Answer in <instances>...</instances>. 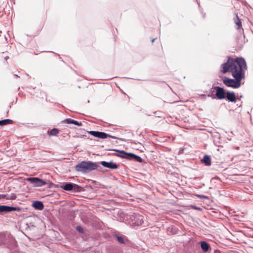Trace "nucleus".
Returning a JSON list of instances; mask_svg holds the SVG:
<instances>
[{
    "label": "nucleus",
    "mask_w": 253,
    "mask_h": 253,
    "mask_svg": "<svg viewBox=\"0 0 253 253\" xmlns=\"http://www.w3.org/2000/svg\"><path fill=\"white\" fill-rule=\"evenodd\" d=\"M221 67V71L223 73L230 72L235 78L231 79L225 77L223 79L224 84L233 88L240 87L241 85V82L245 78V72L247 69L245 59L242 57L234 59L229 57L227 62L223 64Z\"/></svg>",
    "instance_id": "nucleus-1"
},
{
    "label": "nucleus",
    "mask_w": 253,
    "mask_h": 253,
    "mask_svg": "<svg viewBox=\"0 0 253 253\" xmlns=\"http://www.w3.org/2000/svg\"><path fill=\"white\" fill-rule=\"evenodd\" d=\"M95 163L84 161L76 165L75 169L77 171L87 173L97 168Z\"/></svg>",
    "instance_id": "nucleus-2"
},
{
    "label": "nucleus",
    "mask_w": 253,
    "mask_h": 253,
    "mask_svg": "<svg viewBox=\"0 0 253 253\" xmlns=\"http://www.w3.org/2000/svg\"><path fill=\"white\" fill-rule=\"evenodd\" d=\"M111 150L115 151L117 152V153H116L115 154V155L117 156L120 157L124 158L133 159H134V160L135 161L140 162V163L142 162V159L140 157H139L137 155H135L132 153H126L124 151H123V150L120 151V150H117L116 149H112Z\"/></svg>",
    "instance_id": "nucleus-3"
},
{
    "label": "nucleus",
    "mask_w": 253,
    "mask_h": 253,
    "mask_svg": "<svg viewBox=\"0 0 253 253\" xmlns=\"http://www.w3.org/2000/svg\"><path fill=\"white\" fill-rule=\"evenodd\" d=\"M27 181L30 182L35 187H42L46 184L45 181L38 177L28 178Z\"/></svg>",
    "instance_id": "nucleus-4"
},
{
    "label": "nucleus",
    "mask_w": 253,
    "mask_h": 253,
    "mask_svg": "<svg viewBox=\"0 0 253 253\" xmlns=\"http://www.w3.org/2000/svg\"><path fill=\"white\" fill-rule=\"evenodd\" d=\"M88 133L91 135L99 138L104 139L106 138L107 137H111L113 138H115V137L110 136L103 132L90 131Z\"/></svg>",
    "instance_id": "nucleus-5"
},
{
    "label": "nucleus",
    "mask_w": 253,
    "mask_h": 253,
    "mask_svg": "<svg viewBox=\"0 0 253 253\" xmlns=\"http://www.w3.org/2000/svg\"><path fill=\"white\" fill-rule=\"evenodd\" d=\"M132 217V224L134 226H139L143 222L142 215L134 213Z\"/></svg>",
    "instance_id": "nucleus-6"
},
{
    "label": "nucleus",
    "mask_w": 253,
    "mask_h": 253,
    "mask_svg": "<svg viewBox=\"0 0 253 253\" xmlns=\"http://www.w3.org/2000/svg\"><path fill=\"white\" fill-rule=\"evenodd\" d=\"M20 209L17 207H12L7 206H0V213L8 212L11 211H19Z\"/></svg>",
    "instance_id": "nucleus-7"
},
{
    "label": "nucleus",
    "mask_w": 253,
    "mask_h": 253,
    "mask_svg": "<svg viewBox=\"0 0 253 253\" xmlns=\"http://www.w3.org/2000/svg\"><path fill=\"white\" fill-rule=\"evenodd\" d=\"M216 90V96L219 99H224L226 97L225 92L224 89L219 87V86H215L214 88Z\"/></svg>",
    "instance_id": "nucleus-8"
},
{
    "label": "nucleus",
    "mask_w": 253,
    "mask_h": 253,
    "mask_svg": "<svg viewBox=\"0 0 253 253\" xmlns=\"http://www.w3.org/2000/svg\"><path fill=\"white\" fill-rule=\"evenodd\" d=\"M101 164L103 167L111 169H116L118 168V165L115 163H113L112 161L109 162L102 161Z\"/></svg>",
    "instance_id": "nucleus-9"
},
{
    "label": "nucleus",
    "mask_w": 253,
    "mask_h": 253,
    "mask_svg": "<svg viewBox=\"0 0 253 253\" xmlns=\"http://www.w3.org/2000/svg\"><path fill=\"white\" fill-rule=\"evenodd\" d=\"M17 196L14 193H12L11 194H1L0 195V198H4L7 200H15L16 199Z\"/></svg>",
    "instance_id": "nucleus-10"
},
{
    "label": "nucleus",
    "mask_w": 253,
    "mask_h": 253,
    "mask_svg": "<svg viewBox=\"0 0 253 253\" xmlns=\"http://www.w3.org/2000/svg\"><path fill=\"white\" fill-rule=\"evenodd\" d=\"M33 207L35 209L39 210H42L44 208L43 203L42 202L39 201H35L33 203Z\"/></svg>",
    "instance_id": "nucleus-11"
},
{
    "label": "nucleus",
    "mask_w": 253,
    "mask_h": 253,
    "mask_svg": "<svg viewBox=\"0 0 253 253\" xmlns=\"http://www.w3.org/2000/svg\"><path fill=\"white\" fill-rule=\"evenodd\" d=\"M226 97L229 101L231 102L235 101L236 99L235 93L231 92H227Z\"/></svg>",
    "instance_id": "nucleus-12"
},
{
    "label": "nucleus",
    "mask_w": 253,
    "mask_h": 253,
    "mask_svg": "<svg viewBox=\"0 0 253 253\" xmlns=\"http://www.w3.org/2000/svg\"><path fill=\"white\" fill-rule=\"evenodd\" d=\"M202 163H203L206 166H210L211 165V161L210 156L208 155L204 156L203 159L202 160Z\"/></svg>",
    "instance_id": "nucleus-13"
},
{
    "label": "nucleus",
    "mask_w": 253,
    "mask_h": 253,
    "mask_svg": "<svg viewBox=\"0 0 253 253\" xmlns=\"http://www.w3.org/2000/svg\"><path fill=\"white\" fill-rule=\"evenodd\" d=\"M73 183H66L64 185L62 186L61 187L66 191H70L73 189Z\"/></svg>",
    "instance_id": "nucleus-14"
},
{
    "label": "nucleus",
    "mask_w": 253,
    "mask_h": 253,
    "mask_svg": "<svg viewBox=\"0 0 253 253\" xmlns=\"http://www.w3.org/2000/svg\"><path fill=\"white\" fill-rule=\"evenodd\" d=\"M201 247L203 251L207 252L209 249L210 246L206 242L203 241L201 243Z\"/></svg>",
    "instance_id": "nucleus-15"
},
{
    "label": "nucleus",
    "mask_w": 253,
    "mask_h": 253,
    "mask_svg": "<svg viewBox=\"0 0 253 253\" xmlns=\"http://www.w3.org/2000/svg\"><path fill=\"white\" fill-rule=\"evenodd\" d=\"M234 22L237 26L238 29H240L242 28V22L239 19L238 14H236V18L234 20Z\"/></svg>",
    "instance_id": "nucleus-16"
},
{
    "label": "nucleus",
    "mask_w": 253,
    "mask_h": 253,
    "mask_svg": "<svg viewBox=\"0 0 253 253\" xmlns=\"http://www.w3.org/2000/svg\"><path fill=\"white\" fill-rule=\"evenodd\" d=\"M13 121L10 119H5L0 121V126H3L8 124H11Z\"/></svg>",
    "instance_id": "nucleus-17"
},
{
    "label": "nucleus",
    "mask_w": 253,
    "mask_h": 253,
    "mask_svg": "<svg viewBox=\"0 0 253 253\" xmlns=\"http://www.w3.org/2000/svg\"><path fill=\"white\" fill-rule=\"evenodd\" d=\"M82 190H83V188L81 186L73 183L72 190H73L74 192H80V191H82Z\"/></svg>",
    "instance_id": "nucleus-18"
},
{
    "label": "nucleus",
    "mask_w": 253,
    "mask_h": 253,
    "mask_svg": "<svg viewBox=\"0 0 253 253\" xmlns=\"http://www.w3.org/2000/svg\"><path fill=\"white\" fill-rule=\"evenodd\" d=\"M59 133V130L57 128H53L51 130L48 132V133L49 135H56Z\"/></svg>",
    "instance_id": "nucleus-19"
},
{
    "label": "nucleus",
    "mask_w": 253,
    "mask_h": 253,
    "mask_svg": "<svg viewBox=\"0 0 253 253\" xmlns=\"http://www.w3.org/2000/svg\"><path fill=\"white\" fill-rule=\"evenodd\" d=\"M75 120H72V119H66L64 122L68 123V124H73L74 123Z\"/></svg>",
    "instance_id": "nucleus-20"
},
{
    "label": "nucleus",
    "mask_w": 253,
    "mask_h": 253,
    "mask_svg": "<svg viewBox=\"0 0 253 253\" xmlns=\"http://www.w3.org/2000/svg\"><path fill=\"white\" fill-rule=\"evenodd\" d=\"M118 241L122 244L124 243V238L122 237L117 236V237Z\"/></svg>",
    "instance_id": "nucleus-21"
},
{
    "label": "nucleus",
    "mask_w": 253,
    "mask_h": 253,
    "mask_svg": "<svg viewBox=\"0 0 253 253\" xmlns=\"http://www.w3.org/2000/svg\"><path fill=\"white\" fill-rule=\"evenodd\" d=\"M73 124L78 126H82L83 124L81 122H79L78 121H76L75 120L74 123H73Z\"/></svg>",
    "instance_id": "nucleus-22"
},
{
    "label": "nucleus",
    "mask_w": 253,
    "mask_h": 253,
    "mask_svg": "<svg viewBox=\"0 0 253 253\" xmlns=\"http://www.w3.org/2000/svg\"><path fill=\"white\" fill-rule=\"evenodd\" d=\"M76 229L77 231H78L80 233H83L84 231V230L81 226H77Z\"/></svg>",
    "instance_id": "nucleus-23"
},
{
    "label": "nucleus",
    "mask_w": 253,
    "mask_h": 253,
    "mask_svg": "<svg viewBox=\"0 0 253 253\" xmlns=\"http://www.w3.org/2000/svg\"><path fill=\"white\" fill-rule=\"evenodd\" d=\"M197 196L201 199H207L208 198L206 196L203 195H197Z\"/></svg>",
    "instance_id": "nucleus-24"
},
{
    "label": "nucleus",
    "mask_w": 253,
    "mask_h": 253,
    "mask_svg": "<svg viewBox=\"0 0 253 253\" xmlns=\"http://www.w3.org/2000/svg\"><path fill=\"white\" fill-rule=\"evenodd\" d=\"M192 208L193 209H196V210H201V208L196 207V206H192Z\"/></svg>",
    "instance_id": "nucleus-25"
},
{
    "label": "nucleus",
    "mask_w": 253,
    "mask_h": 253,
    "mask_svg": "<svg viewBox=\"0 0 253 253\" xmlns=\"http://www.w3.org/2000/svg\"><path fill=\"white\" fill-rule=\"evenodd\" d=\"M156 40H157V38L153 39L152 40V42H154V41H155Z\"/></svg>",
    "instance_id": "nucleus-26"
},
{
    "label": "nucleus",
    "mask_w": 253,
    "mask_h": 253,
    "mask_svg": "<svg viewBox=\"0 0 253 253\" xmlns=\"http://www.w3.org/2000/svg\"><path fill=\"white\" fill-rule=\"evenodd\" d=\"M2 237V235H0V239ZM2 244V242H0V244Z\"/></svg>",
    "instance_id": "nucleus-27"
}]
</instances>
